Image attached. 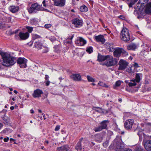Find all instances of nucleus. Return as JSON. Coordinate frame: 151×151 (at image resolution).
Wrapping results in <instances>:
<instances>
[{
  "label": "nucleus",
  "instance_id": "nucleus-1",
  "mask_svg": "<svg viewBox=\"0 0 151 151\" xmlns=\"http://www.w3.org/2000/svg\"><path fill=\"white\" fill-rule=\"evenodd\" d=\"M0 55L3 60L4 63L3 65L4 66H10L14 65L16 62V59L8 53L0 52Z\"/></svg>",
  "mask_w": 151,
  "mask_h": 151
},
{
  "label": "nucleus",
  "instance_id": "nucleus-2",
  "mask_svg": "<svg viewBox=\"0 0 151 151\" xmlns=\"http://www.w3.org/2000/svg\"><path fill=\"white\" fill-rule=\"evenodd\" d=\"M120 37L122 40L128 42L130 40V36L129 31L126 28H123L121 31L120 35Z\"/></svg>",
  "mask_w": 151,
  "mask_h": 151
},
{
  "label": "nucleus",
  "instance_id": "nucleus-3",
  "mask_svg": "<svg viewBox=\"0 0 151 151\" xmlns=\"http://www.w3.org/2000/svg\"><path fill=\"white\" fill-rule=\"evenodd\" d=\"M106 60L107 61L104 63V65L108 67L111 66L116 65L118 61L117 59L113 58L110 55L108 57Z\"/></svg>",
  "mask_w": 151,
  "mask_h": 151
},
{
  "label": "nucleus",
  "instance_id": "nucleus-4",
  "mask_svg": "<svg viewBox=\"0 0 151 151\" xmlns=\"http://www.w3.org/2000/svg\"><path fill=\"white\" fill-rule=\"evenodd\" d=\"M109 123L108 120H105L102 121L100 123V126L94 128V130L95 132H98L103 129H106L107 125Z\"/></svg>",
  "mask_w": 151,
  "mask_h": 151
},
{
  "label": "nucleus",
  "instance_id": "nucleus-5",
  "mask_svg": "<svg viewBox=\"0 0 151 151\" xmlns=\"http://www.w3.org/2000/svg\"><path fill=\"white\" fill-rule=\"evenodd\" d=\"M41 6L42 5H40L37 3L33 4L28 9V12L30 13H36L37 11L41 10Z\"/></svg>",
  "mask_w": 151,
  "mask_h": 151
},
{
  "label": "nucleus",
  "instance_id": "nucleus-6",
  "mask_svg": "<svg viewBox=\"0 0 151 151\" xmlns=\"http://www.w3.org/2000/svg\"><path fill=\"white\" fill-rule=\"evenodd\" d=\"M122 53L124 56L128 55L127 52L124 50V49L119 47L116 48L113 54L114 57H119L120 56Z\"/></svg>",
  "mask_w": 151,
  "mask_h": 151
},
{
  "label": "nucleus",
  "instance_id": "nucleus-7",
  "mask_svg": "<svg viewBox=\"0 0 151 151\" xmlns=\"http://www.w3.org/2000/svg\"><path fill=\"white\" fill-rule=\"evenodd\" d=\"M27 60L24 58H19L17 60V63L19 65L20 68H24L27 67L26 63Z\"/></svg>",
  "mask_w": 151,
  "mask_h": 151
},
{
  "label": "nucleus",
  "instance_id": "nucleus-8",
  "mask_svg": "<svg viewBox=\"0 0 151 151\" xmlns=\"http://www.w3.org/2000/svg\"><path fill=\"white\" fill-rule=\"evenodd\" d=\"M119 70H125L128 65V63L126 61L120 60L119 63Z\"/></svg>",
  "mask_w": 151,
  "mask_h": 151
},
{
  "label": "nucleus",
  "instance_id": "nucleus-9",
  "mask_svg": "<svg viewBox=\"0 0 151 151\" xmlns=\"http://www.w3.org/2000/svg\"><path fill=\"white\" fill-rule=\"evenodd\" d=\"M145 149L147 151H151V140H144L142 142Z\"/></svg>",
  "mask_w": 151,
  "mask_h": 151
},
{
  "label": "nucleus",
  "instance_id": "nucleus-10",
  "mask_svg": "<svg viewBox=\"0 0 151 151\" xmlns=\"http://www.w3.org/2000/svg\"><path fill=\"white\" fill-rule=\"evenodd\" d=\"M72 22L75 27H79L82 25V21L78 19L75 18L72 20Z\"/></svg>",
  "mask_w": 151,
  "mask_h": 151
},
{
  "label": "nucleus",
  "instance_id": "nucleus-11",
  "mask_svg": "<svg viewBox=\"0 0 151 151\" xmlns=\"http://www.w3.org/2000/svg\"><path fill=\"white\" fill-rule=\"evenodd\" d=\"M86 43V41L82 37H78L75 43L78 46H83Z\"/></svg>",
  "mask_w": 151,
  "mask_h": 151
},
{
  "label": "nucleus",
  "instance_id": "nucleus-12",
  "mask_svg": "<svg viewBox=\"0 0 151 151\" xmlns=\"http://www.w3.org/2000/svg\"><path fill=\"white\" fill-rule=\"evenodd\" d=\"M43 93L42 90L39 89H37L34 91L32 94V96L34 98L40 97L41 96V94Z\"/></svg>",
  "mask_w": 151,
  "mask_h": 151
},
{
  "label": "nucleus",
  "instance_id": "nucleus-13",
  "mask_svg": "<svg viewBox=\"0 0 151 151\" xmlns=\"http://www.w3.org/2000/svg\"><path fill=\"white\" fill-rule=\"evenodd\" d=\"M124 126L127 129H131L132 127V120L128 119L126 120L124 123Z\"/></svg>",
  "mask_w": 151,
  "mask_h": 151
},
{
  "label": "nucleus",
  "instance_id": "nucleus-14",
  "mask_svg": "<svg viewBox=\"0 0 151 151\" xmlns=\"http://www.w3.org/2000/svg\"><path fill=\"white\" fill-rule=\"evenodd\" d=\"M54 1V5L59 6H63L65 4V0H53Z\"/></svg>",
  "mask_w": 151,
  "mask_h": 151
},
{
  "label": "nucleus",
  "instance_id": "nucleus-15",
  "mask_svg": "<svg viewBox=\"0 0 151 151\" xmlns=\"http://www.w3.org/2000/svg\"><path fill=\"white\" fill-rule=\"evenodd\" d=\"M142 76V74L141 73L136 74L135 78L133 80V86L136 85V83H139L140 80V77Z\"/></svg>",
  "mask_w": 151,
  "mask_h": 151
},
{
  "label": "nucleus",
  "instance_id": "nucleus-16",
  "mask_svg": "<svg viewBox=\"0 0 151 151\" xmlns=\"http://www.w3.org/2000/svg\"><path fill=\"white\" fill-rule=\"evenodd\" d=\"M94 38L97 42H101L102 44H104L105 42V40L104 37L102 35H100L98 36H95Z\"/></svg>",
  "mask_w": 151,
  "mask_h": 151
},
{
  "label": "nucleus",
  "instance_id": "nucleus-17",
  "mask_svg": "<svg viewBox=\"0 0 151 151\" xmlns=\"http://www.w3.org/2000/svg\"><path fill=\"white\" fill-rule=\"evenodd\" d=\"M19 36L21 40H25L28 38L29 34L28 32L25 33L20 32L19 34Z\"/></svg>",
  "mask_w": 151,
  "mask_h": 151
},
{
  "label": "nucleus",
  "instance_id": "nucleus-18",
  "mask_svg": "<svg viewBox=\"0 0 151 151\" xmlns=\"http://www.w3.org/2000/svg\"><path fill=\"white\" fill-rule=\"evenodd\" d=\"M70 77L72 79L76 81H79L81 79V76L78 74H73L70 76Z\"/></svg>",
  "mask_w": 151,
  "mask_h": 151
},
{
  "label": "nucleus",
  "instance_id": "nucleus-19",
  "mask_svg": "<svg viewBox=\"0 0 151 151\" xmlns=\"http://www.w3.org/2000/svg\"><path fill=\"white\" fill-rule=\"evenodd\" d=\"M109 55L106 56L102 55L99 53H98V56L97 61L99 62H101L107 60L108 58V57H109Z\"/></svg>",
  "mask_w": 151,
  "mask_h": 151
},
{
  "label": "nucleus",
  "instance_id": "nucleus-20",
  "mask_svg": "<svg viewBox=\"0 0 151 151\" xmlns=\"http://www.w3.org/2000/svg\"><path fill=\"white\" fill-rule=\"evenodd\" d=\"M70 148L69 145H66L60 147H58L57 150L58 151H68L69 150Z\"/></svg>",
  "mask_w": 151,
  "mask_h": 151
},
{
  "label": "nucleus",
  "instance_id": "nucleus-21",
  "mask_svg": "<svg viewBox=\"0 0 151 151\" xmlns=\"http://www.w3.org/2000/svg\"><path fill=\"white\" fill-rule=\"evenodd\" d=\"M121 136H117L116 137V138L115 139V141H117V140H119V142H116V145H117V147L116 148L118 149H122V146L121 145L122 144L121 143ZM118 141H117V142Z\"/></svg>",
  "mask_w": 151,
  "mask_h": 151
},
{
  "label": "nucleus",
  "instance_id": "nucleus-22",
  "mask_svg": "<svg viewBox=\"0 0 151 151\" xmlns=\"http://www.w3.org/2000/svg\"><path fill=\"white\" fill-rule=\"evenodd\" d=\"M19 9L18 6H11L9 7V9L10 11L13 13L17 12L19 10Z\"/></svg>",
  "mask_w": 151,
  "mask_h": 151
},
{
  "label": "nucleus",
  "instance_id": "nucleus-23",
  "mask_svg": "<svg viewBox=\"0 0 151 151\" xmlns=\"http://www.w3.org/2000/svg\"><path fill=\"white\" fill-rule=\"evenodd\" d=\"M34 47L36 48L38 50H40L42 49V44L40 42L38 41H36L35 42Z\"/></svg>",
  "mask_w": 151,
  "mask_h": 151
},
{
  "label": "nucleus",
  "instance_id": "nucleus-24",
  "mask_svg": "<svg viewBox=\"0 0 151 151\" xmlns=\"http://www.w3.org/2000/svg\"><path fill=\"white\" fill-rule=\"evenodd\" d=\"M145 11L147 14H151V2L147 4Z\"/></svg>",
  "mask_w": 151,
  "mask_h": 151
},
{
  "label": "nucleus",
  "instance_id": "nucleus-25",
  "mask_svg": "<svg viewBox=\"0 0 151 151\" xmlns=\"http://www.w3.org/2000/svg\"><path fill=\"white\" fill-rule=\"evenodd\" d=\"M3 121L4 123L5 124H9L8 119L9 118L6 116V114L4 113V116H1Z\"/></svg>",
  "mask_w": 151,
  "mask_h": 151
},
{
  "label": "nucleus",
  "instance_id": "nucleus-26",
  "mask_svg": "<svg viewBox=\"0 0 151 151\" xmlns=\"http://www.w3.org/2000/svg\"><path fill=\"white\" fill-rule=\"evenodd\" d=\"M80 10L81 12H86L88 10V8L85 5L80 7Z\"/></svg>",
  "mask_w": 151,
  "mask_h": 151
},
{
  "label": "nucleus",
  "instance_id": "nucleus-27",
  "mask_svg": "<svg viewBox=\"0 0 151 151\" xmlns=\"http://www.w3.org/2000/svg\"><path fill=\"white\" fill-rule=\"evenodd\" d=\"M41 38L40 36L35 34H33L32 35V38L33 40H35L37 39Z\"/></svg>",
  "mask_w": 151,
  "mask_h": 151
},
{
  "label": "nucleus",
  "instance_id": "nucleus-28",
  "mask_svg": "<svg viewBox=\"0 0 151 151\" xmlns=\"http://www.w3.org/2000/svg\"><path fill=\"white\" fill-rule=\"evenodd\" d=\"M86 51L89 53H91L93 52V48L91 46L87 47L86 48Z\"/></svg>",
  "mask_w": 151,
  "mask_h": 151
},
{
  "label": "nucleus",
  "instance_id": "nucleus-29",
  "mask_svg": "<svg viewBox=\"0 0 151 151\" xmlns=\"http://www.w3.org/2000/svg\"><path fill=\"white\" fill-rule=\"evenodd\" d=\"M134 151H143V150L140 146H136L135 147Z\"/></svg>",
  "mask_w": 151,
  "mask_h": 151
},
{
  "label": "nucleus",
  "instance_id": "nucleus-30",
  "mask_svg": "<svg viewBox=\"0 0 151 151\" xmlns=\"http://www.w3.org/2000/svg\"><path fill=\"white\" fill-rule=\"evenodd\" d=\"M4 18L5 22H6L9 23L11 22L12 18L10 17H4Z\"/></svg>",
  "mask_w": 151,
  "mask_h": 151
},
{
  "label": "nucleus",
  "instance_id": "nucleus-31",
  "mask_svg": "<svg viewBox=\"0 0 151 151\" xmlns=\"http://www.w3.org/2000/svg\"><path fill=\"white\" fill-rule=\"evenodd\" d=\"M126 90L128 92L132 93V87L128 86H126Z\"/></svg>",
  "mask_w": 151,
  "mask_h": 151
},
{
  "label": "nucleus",
  "instance_id": "nucleus-32",
  "mask_svg": "<svg viewBox=\"0 0 151 151\" xmlns=\"http://www.w3.org/2000/svg\"><path fill=\"white\" fill-rule=\"evenodd\" d=\"M87 78L89 81H90L93 82H95V80L93 78L91 77H90V76H87Z\"/></svg>",
  "mask_w": 151,
  "mask_h": 151
},
{
  "label": "nucleus",
  "instance_id": "nucleus-33",
  "mask_svg": "<svg viewBox=\"0 0 151 151\" xmlns=\"http://www.w3.org/2000/svg\"><path fill=\"white\" fill-rule=\"evenodd\" d=\"M121 81L120 80H119L116 81L115 83V84L114 86V88H115V87H118L121 84Z\"/></svg>",
  "mask_w": 151,
  "mask_h": 151
},
{
  "label": "nucleus",
  "instance_id": "nucleus-34",
  "mask_svg": "<svg viewBox=\"0 0 151 151\" xmlns=\"http://www.w3.org/2000/svg\"><path fill=\"white\" fill-rule=\"evenodd\" d=\"M31 24L32 25H35L37 24V21L36 19H32L30 21Z\"/></svg>",
  "mask_w": 151,
  "mask_h": 151
},
{
  "label": "nucleus",
  "instance_id": "nucleus-35",
  "mask_svg": "<svg viewBox=\"0 0 151 151\" xmlns=\"http://www.w3.org/2000/svg\"><path fill=\"white\" fill-rule=\"evenodd\" d=\"M109 142V140L106 139V141L103 143V146L104 147H107Z\"/></svg>",
  "mask_w": 151,
  "mask_h": 151
},
{
  "label": "nucleus",
  "instance_id": "nucleus-36",
  "mask_svg": "<svg viewBox=\"0 0 151 151\" xmlns=\"http://www.w3.org/2000/svg\"><path fill=\"white\" fill-rule=\"evenodd\" d=\"M26 28L27 29L28 31L30 33L33 30V27H31L27 26Z\"/></svg>",
  "mask_w": 151,
  "mask_h": 151
},
{
  "label": "nucleus",
  "instance_id": "nucleus-37",
  "mask_svg": "<svg viewBox=\"0 0 151 151\" xmlns=\"http://www.w3.org/2000/svg\"><path fill=\"white\" fill-rule=\"evenodd\" d=\"M3 29H6L8 28H9L10 26H9L8 24L3 23Z\"/></svg>",
  "mask_w": 151,
  "mask_h": 151
},
{
  "label": "nucleus",
  "instance_id": "nucleus-38",
  "mask_svg": "<svg viewBox=\"0 0 151 151\" xmlns=\"http://www.w3.org/2000/svg\"><path fill=\"white\" fill-rule=\"evenodd\" d=\"M134 64L133 65V66L134 68V70H136V69L139 67V66L138 65V64L135 62L134 63ZM134 71H135L134 70Z\"/></svg>",
  "mask_w": 151,
  "mask_h": 151
},
{
  "label": "nucleus",
  "instance_id": "nucleus-39",
  "mask_svg": "<svg viewBox=\"0 0 151 151\" xmlns=\"http://www.w3.org/2000/svg\"><path fill=\"white\" fill-rule=\"evenodd\" d=\"M129 73L132 74V66L129 68H128L126 70Z\"/></svg>",
  "mask_w": 151,
  "mask_h": 151
},
{
  "label": "nucleus",
  "instance_id": "nucleus-40",
  "mask_svg": "<svg viewBox=\"0 0 151 151\" xmlns=\"http://www.w3.org/2000/svg\"><path fill=\"white\" fill-rule=\"evenodd\" d=\"M148 0H139V2L141 4H144L145 2H147Z\"/></svg>",
  "mask_w": 151,
  "mask_h": 151
},
{
  "label": "nucleus",
  "instance_id": "nucleus-41",
  "mask_svg": "<svg viewBox=\"0 0 151 151\" xmlns=\"http://www.w3.org/2000/svg\"><path fill=\"white\" fill-rule=\"evenodd\" d=\"M127 48L129 50H132V44H130L128 45L127 46Z\"/></svg>",
  "mask_w": 151,
  "mask_h": 151
},
{
  "label": "nucleus",
  "instance_id": "nucleus-42",
  "mask_svg": "<svg viewBox=\"0 0 151 151\" xmlns=\"http://www.w3.org/2000/svg\"><path fill=\"white\" fill-rule=\"evenodd\" d=\"M112 44L111 43H108L106 44V47L108 49H109V48L112 46Z\"/></svg>",
  "mask_w": 151,
  "mask_h": 151
},
{
  "label": "nucleus",
  "instance_id": "nucleus-43",
  "mask_svg": "<svg viewBox=\"0 0 151 151\" xmlns=\"http://www.w3.org/2000/svg\"><path fill=\"white\" fill-rule=\"evenodd\" d=\"M98 84L99 85L102 86H105L106 85L104 83L101 81H99V82Z\"/></svg>",
  "mask_w": 151,
  "mask_h": 151
},
{
  "label": "nucleus",
  "instance_id": "nucleus-44",
  "mask_svg": "<svg viewBox=\"0 0 151 151\" xmlns=\"http://www.w3.org/2000/svg\"><path fill=\"white\" fill-rule=\"evenodd\" d=\"M138 45H137L133 43V50H134L135 49H136L138 47Z\"/></svg>",
  "mask_w": 151,
  "mask_h": 151
},
{
  "label": "nucleus",
  "instance_id": "nucleus-45",
  "mask_svg": "<svg viewBox=\"0 0 151 151\" xmlns=\"http://www.w3.org/2000/svg\"><path fill=\"white\" fill-rule=\"evenodd\" d=\"M118 17L122 20H125V17L122 15H121L119 16Z\"/></svg>",
  "mask_w": 151,
  "mask_h": 151
},
{
  "label": "nucleus",
  "instance_id": "nucleus-46",
  "mask_svg": "<svg viewBox=\"0 0 151 151\" xmlns=\"http://www.w3.org/2000/svg\"><path fill=\"white\" fill-rule=\"evenodd\" d=\"M60 125H58L56 126L55 129V131H58L60 129Z\"/></svg>",
  "mask_w": 151,
  "mask_h": 151
},
{
  "label": "nucleus",
  "instance_id": "nucleus-47",
  "mask_svg": "<svg viewBox=\"0 0 151 151\" xmlns=\"http://www.w3.org/2000/svg\"><path fill=\"white\" fill-rule=\"evenodd\" d=\"M127 3V4L129 5V7H132V0H131L130 3H129V2H128Z\"/></svg>",
  "mask_w": 151,
  "mask_h": 151
},
{
  "label": "nucleus",
  "instance_id": "nucleus-48",
  "mask_svg": "<svg viewBox=\"0 0 151 151\" xmlns=\"http://www.w3.org/2000/svg\"><path fill=\"white\" fill-rule=\"evenodd\" d=\"M109 51L111 52H113L114 51V48L112 46V45L111 47L109 48Z\"/></svg>",
  "mask_w": 151,
  "mask_h": 151
},
{
  "label": "nucleus",
  "instance_id": "nucleus-49",
  "mask_svg": "<svg viewBox=\"0 0 151 151\" xmlns=\"http://www.w3.org/2000/svg\"><path fill=\"white\" fill-rule=\"evenodd\" d=\"M130 81H132V79H130L129 80H126L125 81V82L127 84V85L128 84H129V83L130 82Z\"/></svg>",
  "mask_w": 151,
  "mask_h": 151
},
{
  "label": "nucleus",
  "instance_id": "nucleus-50",
  "mask_svg": "<svg viewBox=\"0 0 151 151\" xmlns=\"http://www.w3.org/2000/svg\"><path fill=\"white\" fill-rule=\"evenodd\" d=\"M45 79L46 81L48 80L49 79V76L47 75H46Z\"/></svg>",
  "mask_w": 151,
  "mask_h": 151
},
{
  "label": "nucleus",
  "instance_id": "nucleus-51",
  "mask_svg": "<svg viewBox=\"0 0 151 151\" xmlns=\"http://www.w3.org/2000/svg\"><path fill=\"white\" fill-rule=\"evenodd\" d=\"M33 42L31 41L27 43L29 46H31L33 44Z\"/></svg>",
  "mask_w": 151,
  "mask_h": 151
},
{
  "label": "nucleus",
  "instance_id": "nucleus-52",
  "mask_svg": "<svg viewBox=\"0 0 151 151\" xmlns=\"http://www.w3.org/2000/svg\"><path fill=\"white\" fill-rule=\"evenodd\" d=\"M45 27L46 28H48L51 27V25L50 24H46L45 25Z\"/></svg>",
  "mask_w": 151,
  "mask_h": 151
},
{
  "label": "nucleus",
  "instance_id": "nucleus-53",
  "mask_svg": "<svg viewBox=\"0 0 151 151\" xmlns=\"http://www.w3.org/2000/svg\"><path fill=\"white\" fill-rule=\"evenodd\" d=\"M46 3V0H44L42 1V3L43 4V6L45 7H46V4H45Z\"/></svg>",
  "mask_w": 151,
  "mask_h": 151
},
{
  "label": "nucleus",
  "instance_id": "nucleus-54",
  "mask_svg": "<svg viewBox=\"0 0 151 151\" xmlns=\"http://www.w3.org/2000/svg\"><path fill=\"white\" fill-rule=\"evenodd\" d=\"M9 139V138L8 137H7L5 138L4 139V140L5 142H7L8 141Z\"/></svg>",
  "mask_w": 151,
  "mask_h": 151
},
{
  "label": "nucleus",
  "instance_id": "nucleus-55",
  "mask_svg": "<svg viewBox=\"0 0 151 151\" xmlns=\"http://www.w3.org/2000/svg\"><path fill=\"white\" fill-rule=\"evenodd\" d=\"M46 81V85L47 86H48L50 83V81L49 80Z\"/></svg>",
  "mask_w": 151,
  "mask_h": 151
},
{
  "label": "nucleus",
  "instance_id": "nucleus-56",
  "mask_svg": "<svg viewBox=\"0 0 151 151\" xmlns=\"http://www.w3.org/2000/svg\"><path fill=\"white\" fill-rule=\"evenodd\" d=\"M3 24L2 22L0 23V29H3Z\"/></svg>",
  "mask_w": 151,
  "mask_h": 151
},
{
  "label": "nucleus",
  "instance_id": "nucleus-57",
  "mask_svg": "<svg viewBox=\"0 0 151 151\" xmlns=\"http://www.w3.org/2000/svg\"><path fill=\"white\" fill-rule=\"evenodd\" d=\"M50 40L52 42L55 41L56 40L55 38L54 37L50 38Z\"/></svg>",
  "mask_w": 151,
  "mask_h": 151
},
{
  "label": "nucleus",
  "instance_id": "nucleus-58",
  "mask_svg": "<svg viewBox=\"0 0 151 151\" xmlns=\"http://www.w3.org/2000/svg\"><path fill=\"white\" fill-rule=\"evenodd\" d=\"M127 86H128L132 87V83L130 82L129 83Z\"/></svg>",
  "mask_w": 151,
  "mask_h": 151
},
{
  "label": "nucleus",
  "instance_id": "nucleus-59",
  "mask_svg": "<svg viewBox=\"0 0 151 151\" xmlns=\"http://www.w3.org/2000/svg\"><path fill=\"white\" fill-rule=\"evenodd\" d=\"M83 138L82 137L81 139H80L79 140V142H78V143H81V142L82 141Z\"/></svg>",
  "mask_w": 151,
  "mask_h": 151
},
{
  "label": "nucleus",
  "instance_id": "nucleus-60",
  "mask_svg": "<svg viewBox=\"0 0 151 151\" xmlns=\"http://www.w3.org/2000/svg\"><path fill=\"white\" fill-rule=\"evenodd\" d=\"M66 43L69 44H71L72 43V41H67L66 42Z\"/></svg>",
  "mask_w": 151,
  "mask_h": 151
},
{
  "label": "nucleus",
  "instance_id": "nucleus-61",
  "mask_svg": "<svg viewBox=\"0 0 151 151\" xmlns=\"http://www.w3.org/2000/svg\"><path fill=\"white\" fill-rule=\"evenodd\" d=\"M73 35H72L71 37H70V36L69 37H68V38L70 40H71L73 39Z\"/></svg>",
  "mask_w": 151,
  "mask_h": 151
},
{
  "label": "nucleus",
  "instance_id": "nucleus-62",
  "mask_svg": "<svg viewBox=\"0 0 151 151\" xmlns=\"http://www.w3.org/2000/svg\"><path fill=\"white\" fill-rule=\"evenodd\" d=\"M3 125V124L0 122V129L2 128Z\"/></svg>",
  "mask_w": 151,
  "mask_h": 151
},
{
  "label": "nucleus",
  "instance_id": "nucleus-63",
  "mask_svg": "<svg viewBox=\"0 0 151 151\" xmlns=\"http://www.w3.org/2000/svg\"><path fill=\"white\" fill-rule=\"evenodd\" d=\"M146 125H147L151 126V123H146Z\"/></svg>",
  "mask_w": 151,
  "mask_h": 151
},
{
  "label": "nucleus",
  "instance_id": "nucleus-64",
  "mask_svg": "<svg viewBox=\"0 0 151 151\" xmlns=\"http://www.w3.org/2000/svg\"><path fill=\"white\" fill-rule=\"evenodd\" d=\"M30 112L32 114L33 113H34V110L33 109H31L30 110Z\"/></svg>",
  "mask_w": 151,
  "mask_h": 151
}]
</instances>
